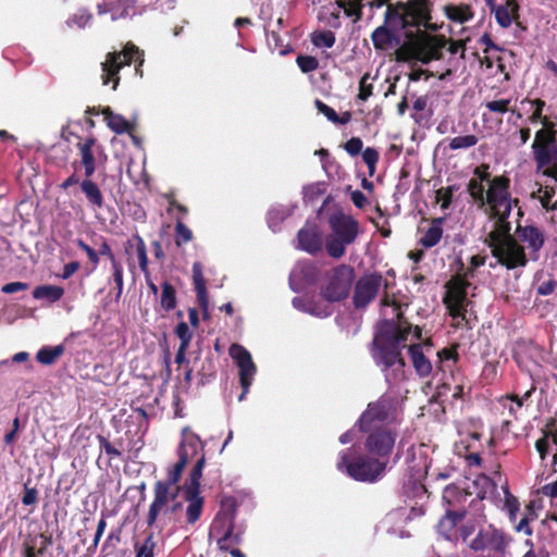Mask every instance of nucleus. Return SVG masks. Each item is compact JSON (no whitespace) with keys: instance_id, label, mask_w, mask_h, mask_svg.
<instances>
[{"instance_id":"nucleus-36","label":"nucleus","mask_w":557,"mask_h":557,"mask_svg":"<svg viewBox=\"0 0 557 557\" xmlns=\"http://www.w3.org/2000/svg\"><path fill=\"white\" fill-rule=\"evenodd\" d=\"M335 4L344 11L347 17H352L355 23L362 18V0H336Z\"/></svg>"},{"instance_id":"nucleus-25","label":"nucleus","mask_w":557,"mask_h":557,"mask_svg":"<svg viewBox=\"0 0 557 557\" xmlns=\"http://www.w3.org/2000/svg\"><path fill=\"white\" fill-rule=\"evenodd\" d=\"M101 114L108 127L115 134H131L135 129V125L127 121L123 115L114 113L110 107L101 110Z\"/></svg>"},{"instance_id":"nucleus-32","label":"nucleus","mask_w":557,"mask_h":557,"mask_svg":"<svg viewBox=\"0 0 557 557\" xmlns=\"http://www.w3.org/2000/svg\"><path fill=\"white\" fill-rule=\"evenodd\" d=\"M519 4L516 0H507L504 5H498L495 9L496 22L503 28H508L512 23V14H517Z\"/></svg>"},{"instance_id":"nucleus-50","label":"nucleus","mask_w":557,"mask_h":557,"mask_svg":"<svg viewBox=\"0 0 557 557\" xmlns=\"http://www.w3.org/2000/svg\"><path fill=\"white\" fill-rule=\"evenodd\" d=\"M296 63L304 73H310L319 67V60L312 55L299 54L296 58Z\"/></svg>"},{"instance_id":"nucleus-44","label":"nucleus","mask_w":557,"mask_h":557,"mask_svg":"<svg viewBox=\"0 0 557 557\" xmlns=\"http://www.w3.org/2000/svg\"><path fill=\"white\" fill-rule=\"evenodd\" d=\"M420 3L417 2H410L409 0L404 1H397L396 3H389L387 7L394 8V11L398 13H407V16L414 17V18H422V16L417 11V7H419Z\"/></svg>"},{"instance_id":"nucleus-45","label":"nucleus","mask_w":557,"mask_h":557,"mask_svg":"<svg viewBox=\"0 0 557 557\" xmlns=\"http://www.w3.org/2000/svg\"><path fill=\"white\" fill-rule=\"evenodd\" d=\"M193 282L195 286L196 295L208 294L206 287V280L202 274V267L200 262H195L193 264Z\"/></svg>"},{"instance_id":"nucleus-6","label":"nucleus","mask_w":557,"mask_h":557,"mask_svg":"<svg viewBox=\"0 0 557 557\" xmlns=\"http://www.w3.org/2000/svg\"><path fill=\"white\" fill-rule=\"evenodd\" d=\"M398 423V399L394 395L383 394L375 401L368 404L358 419L359 430L381 429Z\"/></svg>"},{"instance_id":"nucleus-20","label":"nucleus","mask_w":557,"mask_h":557,"mask_svg":"<svg viewBox=\"0 0 557 557\" xmlns=\"http://www.w3.org/2000/svg\"><path fill=\"white\" fill-rule=\"evenodd\" d=\"M516 234L518 239L527 244L528 248L531 250V258L536 260L537 252L545 244L544 232L535 225H518Z\"/></svg>"},{"instance_id":"nucleus-55","label":"nucleus","mask_w":557,"mask_h":557,"mask_svg":"<svg viewBox=\"0 0 557 557\" xmlns=\"http://www.w3.org/2000/svg\"><path fill=\"white\" fill-rule=\"evenodd\" d=\"M106 527H107V521H106V517L102 516V518L99 520L98 524H97V529H96V533H95V536H94V541L91 543V545H89L86 549V553L88 555H94L97 550V547L99 545V542H100V539L102 537L103 535V532L106 530Z\"/></svg>"},{"instance_id":"nucleus-16","label":"nucleus","mask_w":557,"mask_h":557,"mask_svg":"<svg viewBox=\"0 0 557 557\" xmlns=\"http://www.w3.org/2000/svg\"><path fill=\"white\" fill-rule=\"evenodd\" d=\"M77 184H79V188L86 198L87 205L92 210H99L103 208V194L98 184L91 180V176H85L84 180L81 181L76 173H72L61 183L60 188L66 190Z\"/></svg>"},{"instance_id":"nucleus-60","label":"nucleus","mask_w":557,"mask_h":557,"mask_svg":"<svg viewBox=\"0 0 557 557\" xmlns=\"http://www.w3.org/2000/svg\"><path fill=\"white\" fill-rule=\"evenodd\" d=\"M98 253H99V257L100 256L107 257L110 260L112 268L121 264V262L115 258V256L111 249V246L109 245L107 239L103 237H101V243L99 244Z\"/></svg>"},{"instance_id":"nucleus-43","label":"nucleus","mask_w":557,"mask_h":557,"mask_svg":"<svg viewBox=\"0 0 557 557\" xmlns=\"http://www.w3.org/2000/svg\"><path fill=\"white\" fill-rule=\"evenodd\" d=\"M405 462L408 466V469L413 473H419L422 470L423 462L422 458L418 460L417 458V447L414 444H411L409 447L406 448L405 453Z\"/></svg>"},{"instance_id":"nucleus-48","label":"nucleus","mask_w":557,"mask_h":557,"mask_svg":"<svg viewBox=\"0 0 557 557\" xmlns=\"http://www.w3.org/2000/svg\"><path fill=\"white\" fill-rule=\"evenodd\" d=\"M504 507L508 512L509 520L516 521L517 513L520 509V503L516 496H513L508 488L505 490V503Z\"/></svg>"},{"instance_id":"nucleus-7","label":"nucleus","mask_w":557,"mask_h":557,"mask_svg":"<svg viewBox=\"0 0 557 557\" xmlns=\"http://www.w3.org/2000/svg\"><path fill=\"white\" fill-rule=\"evenodd\" d=\"M469 277H472V270H466L463 273H457L450 277L445 284V295L443 304L448 310L449 315L457 320L456 326H460L461 322L467 323V308L470 305L468 299V288L471 285Z\"/></svg>"},{"instance_id":"nucleus-49","label":"nucleus","mask_w":557,"mask_h":557,"mask_svg":"<svg viewBox=\"0 0 557 557\" xmlns=\"http://www.w3.org/2000/svg\"><path fill=\"white\" fill-rule=\"evenodd\" d=\"M97 440L99 442L100 450L104 451L110 460L122 457L121 450L111 444L106 436L98 434Z\"/></svg>"},{"instance_id":"nucleus-26","label":"nucleus","mask_w":557,"mask_h":557,"mask_svg":"<svg viewBox=\"0 0 557 557\" xmlns=\"http://www.w3.org/2000/svg\"><path fill=\"white\" fill-rule=\"evenodd\" d=\"M184 498L187 502L186 521L189 524H195L201 517L203 510L205 499L200 492L184 491Z\"/></svg>"},{"instance_id":"nucleus-37","label":"nucleus","mask_w":557,"mask_h":557,"mask_svg":"<svg viewBox=\"0 0 557 557\" xmlns=\"http://www.w3.org/2000/svg\"><path fill=\"white\" fill-rule=\"evenodd\" d=\"M176 290L169 282H163L161 285L160 306L165 312H170L176 307Z\"/></svg>"},{"instance_id":"nucleus-47","label":"nucleus","mask_w":557,"mask_h":557,"mask_svg":"<svg viewBox=\"0 0 557 557\" xmlns=\"http://www.w3.org/2000/svg\"><path fill=\"white\" fill-rule=\"evenodd\" d=\"M479 139L475 135L457 136L450 139L449 148L451 150L467 149L478 144Z\"/></svg>"},{"instance_id":"nucleus-3","label":"nucleus","mask_w":557,"mask_h":557,"mask_svg":"<svg viewBox=\"0 0 557 557\" xmlns=\"http://www.w3.org/2000/svg\"><path fill=\"white\" fill-rule=\"evenodd\" d=\"M381 460L368 453L350 458V449H345L339 453L336 467L355 481L376 483L384 478L389 468Z\"/></svg>"},{"instance_id":"nucleus-30","label":"nucleus","mask_w":557,"mask_h":557,"mask_svg":"<svg viewBox=\"0 0 557 557\" xmlns=\"http://www.w3.org/2000/svg\"><path fill=\"white\" fill-rule=\"evenodd\" d=\"M395 33L396 32L391 29L385 24L376 27L371 35L374 48L376 50H387L391 48L393 41L396 39Z\"/></svg>"},{"instance_id":"nucleus-35","label":"nucleus","mask_w":557,"mask_h":557,"mask_svg":"<svg viewBox=\"0 0 557 557\" xmlns=\"http://www.w3.org/2000/svg\"><path fill=\"white\" fill-rule=\"evenodd\" d=\"M64 295V288L57 285H40L34 288L33 297L35 299H47L49 302H55Z\"/></svg>"},{"instance_id":"nucleus-21","label":"nucleus","mask_w":557,"mask_h":557,"mask_svg":"<svg viewBox=\"0 0 557 557\" xmlns=\"http://www.w3.org/2000/svg\"><path fill=\"white\" fill-rule=\"evenodd\" d=\"M384 24L396 33L411 27L420 28L421 26H429V22L424 18L407 16V13H398L394 11L392 7H386Z\"/></svg>"},{"instance_id":"nucleus-51","label":"nucleus","mask_w":557,"mask_h":557,"mask_svg":"<svg viewBox=\"0 0 557 557\" xmlns=\"http://www.w3.org/2000/svg\"><path fill=\"white\" fill-rule=\"evenodd\" d=\"M215 374L214 362L212 358H206L202 362L201 368L198 370V375L200 376V383L205 385L210 382L211 379Z\"/></svg>"},{"instance_id":"nucleus-58","label":"nucleus","mask_w":557,"mask_h":557,"mask_svg":"<svg viewBox=\"0 0 557 557\" xmlns=\"http://www.w3.org/2000/svg\"><path fill=\"white\" fill-rule=\"evenodd\" d=\"M511 99H499L485 102V107L494 113L504 114L510 111Z\"/></svg>"},{"instance_id":"nucleus-24","label":"nucleus","mask_w":557,"mask_h":557,"mask_svg":"<svg viewBox=\"0 0 557 557\" xmlns=\"http://www.w3.org/2000/svg\"><path fill=\"white\" fill-rule=\"evenodd\" d=\"M466 509H447L445 516L437 523L438 533L447 540L457 537L456 527L466 517Z\"/></svg>"},{"instance_id":"nucleus-38","label":"nucleus","mask_w":557,"mask_h":557,"mask_svg":"<svg viewBox=\"0 0 557 557\" xmlns=\"http://www.w3.org/2000/svg\"><path fill=\"white\" fill-rule=\"evenodd\" d=\"M222 510L218 515L215 522L221 519V517L224 519V522L226 523V527H233L235 528V517L237 511V503L234 497H227L222 500L221 504Z\"/></svg>"},{"instance_id":"nucleus-12","label":"nucleus","mask_w":557,"mask_h":557,"mask_svg":"<svg viewBox=\"0 0 557 557\" xmlns=\"http://www.w3.org/2000/svg\"><path fill=\"white\" fill-rule=\"evenodd\" d=\"M507 544L505 533L490 525L481 529L469 546L475 552L487 550V557H504Z\"/></svg>"},{"instance_id":"nucleus-56","label":"nucleus","mask_w":557,"mask_h":557,"mask_svg":"<svg viewBox=\"0 0 557 557\" xmlns=\"http://www.w3.org/2000/svg\"><path fill=\"white\" fill-rule=\"evenodd\" d=\"M156 545L157 544L153 539V535L150 534L149 536H147L145 539L144 543L138 547L136 557H153Z\"/></svg>"},{"instance_id":"nucleus-63","label":"nucleus","mask_w":557,"mask_h":557,"mask_svg":"<svg viewBox=\"0 0 557 557\" xmlns=\"http://www.w3.org/2000/svg\"><path fill=\"white\" fill-rule=\"evenodd\" d=\"M454 187L448 186L446 188H441L436 191L437 200H441L442 209H448L453 201Z\"/></svg>"},{"instance_id":"nucleus-4","label":"nucleus","mask_w":557,"mask_h":557,"mask_svg":"<svg viewBox=\"0 0 557 557\" xmlns=\"http://www.w3.org/2000/svg\"><path fill=\"white\" fill-rule=\"evenodd\" d=\"M201 448L202 441L199 435L189 431L188 428H185L182 431V440L176 449L178 460L168 470L165 480H159L156 482L166 486V496L170 503L174 502L180 494L181 487L177 483L181 481L185 467L198 455Z\"/></svg>"},{"instance_id":"nucleus-57","label":"nucleus","mask_w":557,"mask_h":557,"mask_svg":"<svg viewBox=\"0 0 557 557\" xmlns=\"http://www.w3.org/2000/svg\"><path fill=\"white\" fill-rule=\"evenodd\" d=\"M175 334L180 338V345L189 346L193 333L190 332L186 322H180L175 327Z\"/></svg>"},{"instance_id":"nucleus-41","label":"nucleus","mask_w":557,"mask_h":557,"mask_svg":"<svg viewBox=\"0 0 557 557\" xmlns=\"http://www.w3.org/2000/svg\"><path fill=\"white\" fill-rule=\"evenodd\" d=\"M351 243H344L342 238L331 235L326 238L325 248L332 258L339 259L346 252V246Z\"/></svg>"},{"instance_id":"nucleus-27","label":"nucleus","mask_w":557,"mask_h":557,"mask_svg":"<svg viewBox=\"0 0 557 557\" xmlns=\"http://www.w3.org/2000/svg\"><path fill=\"white\" fill-rule=\"evenodd\" d=\"M444 218H435L431 221L429 228L419 239V245L425 249L435 247L442 239L444 230Z\"/></svg>"},{"instance_id":"nucleus-33","label":"nucleus","mask_w":557,"mask_h":557,"mask_svg":"<svg viewBox=\"0 0 557 557\" xmlns=\"http://www.w3.org/2000/svg\"><path fill=\"white\" fill-rule=\"evenodd\" d=\"M65 351L64 345L44 346L36 354V360L44 366L53 364Z\"/></svg>"},{"instance_id":"nucleus-9","label":"nucleus","mask_w":557,"mask_h":557,"mask_svg":"<svg viewBox=\"0 0 557 557\" xmlns=\"http://www.w3.org/2000/svg\"><path fill=\"white\" fill-rule=\"evenodd\" d=\"M536 172L557 184V132L539 129L532 144Z\"/></svg>"},{"instance_id":"nucleus-23","label":"nucleus","mask_w":557,"mask_h":557,"mask_svg":"<svg viewBox=\"0 0 557 557\" xmlns=\"http://www.w3.org/2000/svg\"><path fill=\"white\" fill-rule=\"evenodd\" d=\"M99 14L111 13L112 21L126 18L137 13L136 0H104L97 7Z\"/></svg>"},{"instance_id":"nucleus-39","label":"nucleus","mask_w":557,"mask_h":557,"mask_svg":"<svg viewBox=\"0 0 557 557\" xmlns=\"http://www.w3.org/2000/svg\"><path fill=\"white\" fill-rule=\"evenodd\" d=\"M467 190L472 199V202L478 209L484 207V197L486 195L485 187L482 182L470 178L467 185Z\"/></svg>"},{"instance_id":"nucleus-53","label":"nucleus","mask_w":557,"mask_h":557,"mask_svg":"<svg viewBox=\"0 0 557 557\" xmlns=\"http://www.w3.org/2000/svg\"><path fill=\"white\" fill-rule=\"evenodd\" d=\"M530 102L532 106H534V111L533 113L529 116V121L532 123V124H536L539 123V121H541L545 115H543V109L545 108L546 103L544 100L537 98V99H534V100H530L529 98H524L522 100V102Z\"/></svg>"},{"instance_id":"nucleus-15","label":"nucleus","mask_w":557,"mask_h":557,"mask_svg":"<svg viewBox=\"0 0 557 557\" xmlns=\"http://www.w3.org/2000/svg\"><path fill=\"white\" fill-rule=\"evenodd\" d=\"M230 355L239 368V381L243 393L239 395L238 399L243 400L252 384L257 368L250 352L240 345L233 344L230 348Z\"/></svg>"},{"instance_id":"nucleus-18","label":"nucleus","mask_w":557,"mask_h":557,"mask_svg":"<svg viewBox=\"0 0 557 557\" xmlns=\"http://www.w3.org/2000/svg\"><path fill=\"white\" fill-rule=\"evenodd\" d=\"M362 147L363 141L360 137H351L343 145L345 151L351 157H356L362 152V160L368 166V174L372 177L376 171L380 153L375 148L367 147L362 150Z\"/></svg>"},{"instance_id":"nucleus-14","label":"nucleus","mask_w":557,"mask_h":557,"mask_svg":"<svg viewBox=\"0 0 557 557\" xmlns=\"http://www.w3.org/2000/svg\"><path fill=\"white\" fill-rule=\"evenodd\" d=\"M383 276L381 273L374 272L360 276L354 289L352 304L356 309H364L372 302L382 285Z\"/></svg>"},{"instance_id":"nucleus-5","label":"nucleus","mask_w":557,"mask_h":557,"mask_svg":"<svg viewBox=\"0 0 557 557\" xmlns=\"http://www.w3.org/2000/svg\"><path fill=\"white\" fill-rule=\"evenodd\" d=\"M144 61V51L133 42H127L121 51L108 52L104 61L101 63L102 84H112V89L116 90L120 84V71L124 66L134 63L136 73H139Z\"/></svg>"},{"instance_id":"nucleus-64","label":"nucleus","mask_w":557,"mask_h":557,"mask_svg":"<svg viewBox=\"0 0 557 557\" xmlns=\"http://www.w3.org/2000/svg\"><path fill=\"white\" fill-rule=\"evenodd\" d=\"M488 169H490V165L485 164V163H483L481 165H478L473 170V177H472V180L490 184V182L493 180V177H492Z\"/></svg>"},{"instance_id":"nucleus-11","label":"nucleus","mask_w":557,"mask_h":557,"mask_svg":"<svg viewBox=\"0 0 557 557\" xmlns=\"http://www.w3.org/2000/svg\"><path fill=\"white\" fill-rule=\"evenodd\" d=\"M359 431L367 434L363 443L364 450L388 466L398 437L397 429L387 424L381 429Z\"/></svg>"},{"instance_id":"nucleus-1","label":"nucleus","mask_w":557,"mask_h":557,"mask_svg":"<svg viewBox=\"0 0 557 557\" xmlns=\"http://www.w3.org/2000/svg\"><path fill=\"white\" fill-rule=\"evenodd\" d=\"M510 178L506 175L494 176L488 184L484 197V207L481 210L493 221V228L484 238V244L491 248L492 256L507 270L524 268L528 256L524 247L511 235L509 216L512 203L517 205L518 199H512L510 191Z\"/></svg>"},{"instance_id":"nucleus-22","label":"nucleus","mask_w":557,"mask_h":557,"mask_svg":"<svg viewBox=\"0 0 557 557\" xmlns=\"http://www.w3.org/2000/svg\"><path fill=\"white\" fill-rule=\"evenodd\" d=\"M297 239L300 249L311 255H315L322 250V233L314 223H306V225L298 231Z\"/></svg>"},{"instance_id":"nucleus-28","label":"nucleus","mask_w":557,"mask_h":557,"mask_svg":"<svg viewBox=\"0 0 557 557\" xmlns=\"http://www.w3.org/2000/svg\"><path fill=\"white\" fill-rule=\"evenodd\" d=\"M408 350L416 372L421 377L429 376L432 372V363L424 356L422 346L420 344H413L408 347Z\"/></svg>"},{"instance_id":"nucleus-31","label":"nucleus","mask_w":557,"mask_h":557,"mask_svg":"<svg viewBox=\"0 0 557 557\" xmlns=\"http://www.w3.org/2000/svg\"><path fill=\"white\" fill-rule=\"evenodd\" d=\"M446 16L456 23L463 24L473 18L474 13L470 4H447L444 8Z\"/></svg>"},{"instance_id":"nucleus-62","label":"nucleus","mask_w":557,"mask_h":557,"mask_svg":"<svg viewBox=\"0 0 557 557\" xmlns=\"http://www.w3.org/2000/svg\"><path fill=\"white\" fill-rule=\"evenodd\" d=\"M549 436H550V432L544 431L543 437L539 438L535 442V448H536L542 460H545V458L547 457L548 451H549Z\"/></svg>"},{"instance_id":"nucleus-2","label":"nucleus","mask_w":557,"mask_h":557,"mask_svg":"<svg viewBox=\"0 0 557 557\" xmlns=\"http://www.w3.org/2000/svg\"><path fill=\"white\" fill-rule=\"evenodd\" d=\"M382 305L393 308L396 321L384 320L379 324L372 342L371 356L384 373L387 385L395 386L406 380V363L401 349L406 347L411 325L404 322L401 304L395 297L384 295Z\"/></svg>"},{"instance_id":"nucleus-54","label":"nucleus","mask_w":557,"mask_h":557,"mask_svg":"<svg viewBox=\"0 0 557 557\" xmlns=\"http://www.w3.org/2000/svg\"><path fill=\"white\" fill-rule=\"evenodd\" d=\"M369 73L363 74L360 78L358 99L361 101H367L373 94V85L369 83Z\"/></svg>"},{"instance_id":"nucleus-42","label":"nucleus","mask_w":557,"mask_h":557,"mask_svg":"<svg viewBox=\"0 0 557 557\" xmlns=\"http://www.w3.org/2000/svg\"><path fill=\"white\" fill-rule=\"evenodd\" d=\"M174 232V242L177 247H181L193 239L191 230L186 226L181 218L176 219Z\"/></svg>"},{"instance_id":"nucleus-34","label":"nucleus","mask_w":557,"mask_h":557,"mask_svg":"<svg viewBox=\"0 0 557 557\" xmlns=\"http://www.w3.org/2000/svg\"><path fill=\"white\" fill-rule=\"evenodd\" d=\"M468 496H470L469 493L455 484L446 486L443 491V500L450 507L449 509L457 507L459 504H465Z\"/></svg>"},{"instance_id":"nucleus-19","label":"nucleus","mask_w":557,"mask_h":557,"mask_svg":"<svg viewBox=\"0 0 557 557\" xmlns=\"http://www.w3.org/2000/svg\"><path fill=\"white\" fill-rule=\"evenodd\" d=\"M166 486L161 483L153 485V500L149 506L146 523L148 527L156 524L161 515H166L170 509V502L168 500Z\"/></svg>"},{"instance_id":"nucleus-8","label":"nucleus","mask_w":557,"mask_h":557,"mask_svg":"<svg viewBox=\"0 0 557 557\" xmlns=\"http://www.w3.org/2000/svg\"><path fill=\"white\" fill-rule=\"evenodd\" d=\"M444 35H428L411 44L404 45L395 51L396 60L399 62H409L417 60L423 64H428L433 60H440L443 57V49L447 45Z\"/></svg>"},{"instance_id":"nucleus-59","label":"nucleus","mask_w":557,"mask_h":557,"mask_svg":"<svg viewBox=\"0 0 557 557\" xmlns=\"http://www.w3.org/2000/svg\"><path fill=\"white\" fill-rule=\"evenodd\" d=\"M76 246L87 255L88 260L92 263L94 269H96L100 261L98 251H96L81 238L76 239Z\"/></svg>"},{"instance_id":"nucleus-29","label":"nucleus","mask_w":557,"mask_h":557,"mask_svg":"<svg viewBox=\"0 0 557 557\" xmlns=\"http://www.w3.org/2000/svg\"><path fill=\"white\" fill-rule=\"evenodd\" d=\"M195 459V457L193 458ZM196 463L194 465L188 480L186 482L184 491H195L200 492V481L202 478V470L206 465V455H205V446L202 445L201 450L196 456Z\"/></svg>"},{"instance_id":"nucleus-17","label":"nucleus","mask_w":557,"mask_h":557,"mask_svg":"<svg viewBox=\"0 0 557 557\" xmlns=\"http://www.w3.org/2000/svg\"><path fill=\"white\" fill-rule=\"evenodd\" d=\"M327 223L332 235L342 238L344 243H354L359 234L358 221L342 211L330 214Z\"/></svg>"},{"instance_id":"nucleus-46","label":"nucleus","mask_w":557,"mask_h":557,"mask_svg":"<svg viewBox=\"0 0 557 557\" xmlns=\"http://www.w3.org/2000/svg\"><path fill=\"white\" fill-rule=\"evenodd\" d=\"M311 41L315 47L332 48L336 41V37L332 30H323L314 33Z\"/></svg>"},{"instance_id":"nucleus-40","label":"nucleus","mask_w":557,"mask_h":557,"mask_svg":"<svg viewBox=\"0 0 557 557\" xmlns=\"http://www.w3.org/2000/svg\"><path fill=\"white\" fill-rule=\"evenodd\" d=\"M134 240H136V256L138 259V265L140 271L144 273L145 276H148V270H149V260L147 255V247L145 244L144 238L138 234H134Z\"/></svg>"},{"instance_id":"nucleus-61","label":"nucleus","mask_w":557,"mask_h":557,"mask_svg":"<svg viewBox=\"0 0 557 557\" xmlns=\"http://www.w3.org/2000/svg\"><path fill=\"white\" fill-rule=\"evenodd\" d=\"M305 311L310 314H313L315 317H319V318H325V317L331 315V313H332V311L330 310V308L327 306L322 307L312 300H310V302L306 304Z\"/></svg>"},{"instance_id":"nucleus-13","label":"nucleus","mask_w":557,"mask_h":557,"mask_svg":"<svg viewBox=\"0 0 557 557\" xmlns=\"http://www.w3.org/2000/svg\"><path fill=\"white\" fill-rule=\"evenodd\" d=\"M79 161H74L72 166L74 173L77 174L79 169L84 170V176H92L97 170V156L103 153V148L98 144L94 135L86 137L83 141L77 143Z\"/></svg>"},{"instance_id":"nucleus-10","label":"nucleus","mask_w":557,"mask_h":557,"mask_svg":"<svg viewBox=\"0 0 557 557\" xmlns=\"http://www.w3.org/2000/svg\"><path fill=\"white\" fill-rule=\"evenodd\" d=\"M355 278L356 273L351 265H336L326 274L325 282L320 288L321 297L329 302L345 300L349 296Z\"/></svg>"},{"instance_id":"nucleus-52","label":"nucleus","mask_w":557,"mask_h":557,"mask_svg":"<svg viewBox=\"0 0 557 557\" xmlns=\"http://www.w3.org/2000/svg\"><path fill=\"white\" fill-rule=\"evenodd\" d=\"M537 193L542 207L549 211V207L553 205L552 199L556 194L555 187L546 183L544 186H541L539 188Z\"/></svg>"}]
</instances>
